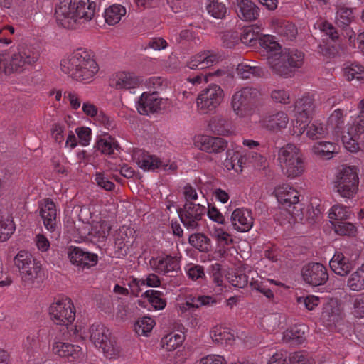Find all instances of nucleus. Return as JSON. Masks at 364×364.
<instances>
[{
  "label": "nucleus",
  "mask_w": 364,
  "mask_h": 364,
  "mask_svg": "<svg viewBox=\"0 0 364 364\" xmlns=\"http://www.w3.org/2000/svg\"><path fill=\"white\" fill-rule=\"evenodd\" d=\"M95 5L89 0H60L55 9L56 21L67 29H75L90 21L95 15Z\"/></svg>",
  "instance_id": "1"
},
{
  "label": "nucleus",
  "mask_w": 364,
  "mask_h": 364,
  "mask_svg": "<svg viewBox=\"0 0 364 364\" xmlns=\"http://www.w3.org/2000/svg\"><path fill=\"white\" fill-rule=\"evenodd\" d=\"M61 70L73 79L90 82L99 71V66L91 53L83 48L75 50L60 62Z\"/></svg>",
  "instance_id": "2"
},
{
  "label": "nucleus",
  "mask_w": 364,
  "mask_h": 364,
  "mask_svg": "<svg viewBox=\"0 0 364 364\" xmlns=\"http://www.w3.org/2000/svg\"><path fill=\"white\" fill-rule=\"evenodd\" d=\"M40 53L30 46L20 45L15 50L0 53V75L22 73L38 61Z\"/></svg>",
  "instance_id": "3"
},
{
  "label": "nucleus",
  "mask_w": 364,
  "mask_h": 364,
  "mask_svg": "<svg viewBox=\"0 0 364 364\" xmlns=\"http://www.w3.org/2000/svg\"><path fill=\"white\" fill-rule=\"evenodd\" d=\"M261 101L262 95L257 89L246 87L233 94L231 107L238 117L247 118L254 114Z\"/></svg>",
  "instance_id": "4"
},
{
  "label": "nucleus",
  "mask_w": 364,
  "mask_h": 364,
  "mask_svg": "<svg viewBox=\"0 0 364 364\" xmlns=\"http://www.w3.org/2000/svg\"><path fill=\"white\" fill-rule=\"evenodd\" d=\"M278 159L283 173L288 178L300 176L305 169L304 159L300 149L288 144L279 151Z\"/></svg>",
  "instance_id": "5"
},
{
  "label": "nucleus",
  "mask_w": 364,
  "mask_h": 364,
  "mask_svg": "<svg viewBox=\"0 0 364 364\" xmlns=\"http://www.w3.org/2000/svg\"><path fill=\"white\" fill-rule=\"evenodd\" d=\"M15 266L18 269L23 282L33 284L35 279L42 278L43 270L39 262H36L31 253L21 250L14 259Z\"/></svg>",
  "instance_id": "6"
},
{
  "label": "nucleus",
  "mask_w": 364,
  "mask_h": 364,
  "mask_svg": "<svg viewBox=\"0 0 364 364\" xmlns=\"http://www.w3.org/2000/svg\"><path fill=\"white\" fill-rule=\"evenodd\" d=\"M50 320L55 324L68 327L75 318V309L68 297L56 299L49 307Z\"/></svg>",
  "instance_id": "7"
},
{
  "label": "nucleus",
  "mask_w": 364,
  "mask_h": 364,
  "mask_svg": "<svg viewBox=\"0 0 364 364\" xmlns=\"http://www.w3.org/2000/svg\"><path fill=\"white\" fill-rule=\"evenodd\" d=\"M359 178L355 166H343L337 176L335 187L339 195L352 198L358 190Z\"/></svg>",
  "instance_id": "8"
},
{
  "label": "nucleus",
  "mask_w": 364,
  "mask_h": 364,
  "mask_svg": "<svg viewBox=\"0 0 364 364\" xmlns=\"http://www.w3.org/2000/svg\"><path fill=\"white\" fill-rule=\"evenodd\" d=\"M206 212L204 205L195 202H186L183 208L178 210L180 220L188 230H198L203 225V217Z\"/></svg>",
  "instance_id": "9"
},
{
  "label": "nucleus",
  "mask_w": 364,
  "mask_h": 364,
  "mask_svg": "<svg viewBox=\"0 0 364 364\" xmlns=\"http://www.w3.org/2000/svg\"><path fill=\"white\" fill-rule=\"evenodd\" d=\"M223 97V89L216 84H211L198 95L197 107L203 114L211 113L220 105Z\"/></svg>",
  "instance_id": "10"
},
{
  "label": "nucleus",
  "mask_w": 364,
  "mask_h": 364,
  "mask_svg": "<svg viewBox=\"0 0 364 364\" xmlns=\"http://www.w3.org/2000/svg\"><path fill=\"white\" fill-rule=\"evenodd\" d=\"M301 275L306 284L314 287L323 285L328 279L326 267L318 262H311L304 266Z\"/></svg>",
  "instance_id": "11"
},
{
  "label": "nucleus",
  "mask_w": 364,
  "mask_h": 364,
  "mask_svg": "<svg viewBox=\"0 0 364 364\" xmlns=\"http://www.w3.org/2000/svg\"><path fill=\"white\" fill-rule=\"evenodd\" d=\"M252 272H250L248 274H245L241 272H236L234 275L230 278V283L237 287L244 288L248 284L252 287V289H255L257 291L263 294L267 298L271 299L274 298V294L272 291L268 288L264 282H260L258 279H255L253 277H251L250 280V274H252Z\"/></svg>",
  "instance_id": "12"
},
{
  "label": "nucleus",
  "mask_w": 364,
  "mask_h": 364,
  "mask_svg": "<svg viewBox=\"0 0 364 364\" xmlns=\"http://www.w3.org/2000/svg\"><path fill=\"white\" fill-rule=\"evenodd\" d=\"M315 111L314 99L309 96H303L294 104L295 117L297 122L304 125L300 128V133L306 129V124L309 122Z\"/></svg>",
  "instance_id": "13"
},
{
  "label": "nucleus",
  "mask_w": 364,
  "mask_h": 364,
  "mask_svg": "<svg viewBox=\"0 0 364 364\" xmlns=\"http://www.w3.org/2000/svg\"><path fill=\"white\" fill-rule=\"evenodd\" d=\"M151 266L159 274L164 275L176 273L180 269V259L176 256L166 255L159 256L150 261Z\"/></svg>",
  "instance_id": "14"
},
{
  "label": "nucleus",
  "mask_w": 364,
  "mask_h": 364,
  "mask_svg": "<svg viewBox=\"0 0 364 364\" xmlns=\"http://www.w3.org/2000/svg\"><path fill=\"white\" fill-rule=\"evenodd\" d=\"M286 59L282 51L268 55L267 64L273 74L284 78L294 76V72L291 70Z\"/></svg>",
  "instance_id": "15"
},
{
  "label": "nucleus",
  "mask_w": 364,
  "mask_h": 364,
  "mask_svg": "<svg viewBox=\"0 0 364 364\" xmlns=\"http://www.w3.org/2000/svg\"><path fill=\"white\" fill-rule=\"evenodd\" d=\"M196 144L201 151L210 154H219L226 149L228 141L220 137L201 135L197 137Z\"/></svg>",
  "instance_id": "16"
},
{
  "label": "nucleus",
  "mask_w": 364,
  "mask_h": 364,
  "mask_svg": "<svg viewBox=\"0 0 364 364\" xmlns=\"http://www.w3.org/2000/svg\"><path fill=\"white\" fill-rule=\"evenodd\" d=\"M68 257L72 264L82 269H89L97 262V256L95 254L85 252L77 247L69 249Z\"/></svg>",
  "instance_id": "17"
},
{
  "label": "nucleus",
  "mask_w": 364,
  "mask_h": 364,
  "mask_svg": "<svg viewBox=\"0 0 364 364\" xmlns=\"http://www.w3.org/2000/svg\"><path fill=\"white\" fill-rule=\"evenodd\" d=\"M162 99L159 97L158 92H144L136 103V109L141 114L154 113L161 109Z\"/></svg>",
  "instance_id": "18"
},
{
  "label": "nucleus",
  "mask_w": 364,
  "mask_h": 364,
  "mask_svg": "<svg viewBox=\"0 0 364 364\" xmlns=\"http://www.w3.org/2000/svg\"><path fill=\"white\" fill-rule=\"evenodd\" d=\"M39 208L45 228L53 232L57 226V210L55 203L50 198H46L40 204Z\"/></svg>",
  "instance_id": "19"
},
{
  "label": "nucleus",
  "mask_w": 364,
  "mask_h": 364,
  "mask_svg": "<svg viewBox=\"0 0 364 364\" xmlns=\"http://www.w3.org/2000/svg\"><path fill=\"white\" fill-rule=\"evenodd\" d=\"M231 222L235 230L247 232L253 225L252 213L247 209L237 208L232 213Z\"/></svg>",
  "instance_id": "20"
},
{
  "label": "nucleus",
  "mask_w": 364,
  "mask_h": 364,
  "mask_svg": "<svg viewBox=\"0 0 364 364\" xmlns=\"http://www.w3.org/2000/svg\"><path fill=\"white\" fill-rule=\"evenodd\" d=\"M289 122L288 115L279 111L264 117L261 121V126L271 132H277L286 128Z\"/></svg>",
  "instance_id": "21"
},
{
  "label": "nucleus",
  "mask_w": 364,
  "mask_h": 364,
  "mask_svg": "<svg viewBox=\"0 0 364 364\" xmlns=\"http://www.w3.org/2000/svg\"><path fill=\"white\" fill-rule=\"evenodd\" d=\"M329 265L336 274L346 276L353 269L355 264L343 252H336L330 260Z\"/></svg>",
  "instance_id": "22"
},
{
  "label": "nucleus",
  "mask_w": 364,
  "mask_h": 364,
  "mask_svg": "<svg viewBox=\"0 0 364 364\" xmlns=\"http://www.w3.org/2000/svg\"><path fill=\"white\" fill-rule=\"evenodd\" d=\"M218 62V57L210 53L205 51L198 53L190 58L187 61L186 65L191 70H203L210 67Z\"/></svg>",
  "instance_id": "23"
},
{
  "label": "nucleus",
  "mask_w": 364,
  "mask_h": 364,
  "mask_svg": "<svg viewBox=\"0 0 364 364\" xmlns=\"http://www.w3.org/2000/svg\"><path fill=\"white\" fill-rule=\"evenodd\" d=\"M139 84V78L129 73L119 72L109 79V85L118 90L134 88Z\"/></svg>",
  "instance_id": "24"
},
{
  "label": "nucleus",
  "mask_w": 364,
  "mask_h": 364,
  "mask_svg": "<svg viewBox=\"0 0 364 364\" xmlns=\"http://www.w3.org/2000/svg\"><path fill=\"white\" fill-rule=\"evenodd\" d=\"M277 198L285 208L291 207L299 203V194L296 190L288 185L279 186L275 189Z\"/></svg>",
  "instance_id": "25"
},
{
  "label": "nucleus",
  "mask_w": 364,
  "mask_h": 364,
  "mask_svg": "<svg viewBox=\"0 0 364 364\" xmlns=\"http://www.w3.org/2000/svg\"><path fill=\"white\" fill-rule=\"evenodd\" d=\"M51 350L54 355L60 358L76 359L80 355L81 348L70 343L55 341Z\"/></svg>",
  "instance_id": "26"
},
{
  "label": "nucleus",
  "mask_w": 364,
  "mask_h": 364,
  "mask_svg": "<svg viewBox=\"0 0 364 364\" xmlns=\"http://www.w3.org/2000/svg\"><path fill=\"white\" fill-rule=\"evenodd\" d=\"M115 246L122 255L127 254L134 238V231L132 228L122 226L114 236Z\"/></svg>",
  "instance_id": "27"
},
{
  "label": "nucleus",
  "mask_w": 364,
  "mask_h": 364,
  "mask_svg": "<svg viewBox=\"0 0 364 364\" xmlns=\"http://www.w3.org/2000/svg\"><path fill=\"white\" fill-rule=\"evenodd\" d=\"M133 158L138 166L144 171H154L159 168L162 162L155 156L149 155L142 150L134 151Z\"/></svg>",
  "instance_id": "28"
},
{
  "label": "nucleus",
  "mask_w": 364,
  "mask_h": 364,
  "mask_svg": "<svg viewBox=\"0 0 364 364\" xmlns=\"http://www.w3.org/2000/svg\"><path fill=\"white\" fill-rule=\"evenodd\" d=\"M271 22L275 32L287 39L292 40L298 33L297 28L291 22L279 18H273Z\"/></svg>",
  "instance_id": "29"
},
{
  "label": "nucleus",
  "mask_w": 364,
  "mask_h": 364,
  "mask_svg": "<svg viewBox=\"0 0 364 364\" xmlns=\"http://www.w3.org/2000/svg\"><path fill=\"white\" fill-rule=\"evenodd\" d=\"M127 14L126 8L118 4L109 6L104 12L105 22L109 26L118 24Z\"/></svg>",
  "instance_id": "30"
},
{
  "label": "nucleus",
  "mask_w": 364,
  "mask_h": 364,
  "mask_svg": "<svg viewBox=\"0 0 364 364\" xmlns=\"http://www.w3.org/2000/svg\"><path fill=\"white\" fill-rule=\"evenodd\" d=\"M226 155L224 161L225 167L228 171L233 170L237 173H242L245 158L240 152L230 149L227 151Z\"/></svg>",
  "instance_id": "31"
},
{
  "label": "nucleus",
  "mask_w": 364,
  "mask_h": 364,
  "mask_svg": "<svg viewBox=\"0 0 364 364\" xmlns=\"http://www.w3.org/2000/svg\"><path fill=\"white\" fill-rule=\"evenodd\" d=\"M90 340L96 347H100L110 339L109 331L101 323H94L90 328Z\"/></svg>",
  "instance_id": "32"
},
{
  "label": "nucleus",
  "mask_w": 364,
  "mask_h": 364,
  "mask_svg": "<svg viewBox=\"0 0 364 364\" xmlns=\"http://www.w3.org/2000/svg\"><path fill=\"white\" fill-rule=\"evenodd\" d=\"M240 8L238 16L245 21L255 20L259 16V9L250 0H237Z\"/></svg>",
  "instance_id": "33"
},
{
  "label": "nucleus",
  "mask_w": 364,
  "mask_h": 364,
  "mask_svg": "<svg viewBox=\"0 0 364 364\" xmlns=\"http://www.w3.org/2000/svg\"><path fill=\"white\" fill-rule=\"evenodd\" d=\"M304 326H294L286 330L283 333L282 340L284 343L301 344L305 341Z\"/></svg>",
  "instance_id": "34"
},
{
  "label": "nucleus",
  "mask_w": 364,
  "mask_h": 364,
  "mask_svg": "<svg viewBox=\"0 0 364 364\" xmlns=\"http://www.w3.org/2000/svg\"><path fill=\"white\" fill-rule=\"evenodd\" d=\"M291 71L295 74L296 69L302 67L304 61V53L296 49H288L282 51Z\"/></svg>",
  "instance_id": "35"
},
{
  "label": "nucleus",
  "mask_w": 364,
  "mask_h": 364,
  "mask_svg": "<svg viewBox=\"0 0 364 364\" xmlns=\"http://www.w3.org/2000/svg\"><path fill=\"white\" fill-rule=\"evenodd\" d=\"M313 153L323 159H330L336 153V146L331 142H318L312 147Z\"/></svg>",
  "instance_id": "36"
},
{
  "label": "nucleus",
  "mask_w": 364,
  "mask_h": 364,
  "mask_svg": "<svg viewBox=\"0 0 364 364\" xmlns=\"http://www.w3.org/2000/svg\"><path fill=\"white\" fill-rule=\"evenodd\" d=\"M344 76L348 81L356 80L364 82V67L358 63H351L343 69Z\"/></svg>",
  "instance_id": "37"
},
{
  "label": "nucleus",
  "mask_w": 364,
  "mask_h": 364,
  "mask_svg": "<svg viewBox=\"0 0 364 364\" xmlns=\"http://www.w3.org/2000/svg\"><path fill=\"white\" fill-rule=\"evenodd\" d=\"M212 131L219 135L228 136L231 134L230 122L222 117H215L210 123Z\"/></svg>",
  "instance_id": "38"
},
{
  "label": "nucleus",
  "mask_w": 364,
  "mask_h": 364,
  "mask_svg": "<svg viewBox=\"0 0 364 364\" xmlns=\"http://www.w3.org/2000/svg\"><path fill=\"white\" fill-rule=\"evenodd\" d=\"M188 242L194 248L202 252H208L210 250V240L203 233H194L189 236Z\"/></svg>",
  "instance_id": "39"
},
{
  "label": "nucleus",
  "mask_w": 364,
  "mask_h": 364,
  "mask_svg": "<svg viewBox=\"0 0 364 364\" xmlns=\"http://www.w3.org/2000/svg\"><path fill=\"white\" fill-rule=\"evenodd\" d=\"M237 74L242 79H249L252 76L262 77L264 75V70L258 66H252L247 63H242L237 65Z\"/></svg>",
  "instance_id": "40"
},
{
  "label": "nucleus",
  "mask_w": 364,
  "mask_h": 364,
  "mask_svg": "<svg viewBox=\"0 0 364 364\" xmlns=\"http://www.w3.org/2000/svg\"><path fill=\"white\" fill-rule=\"evenodd\" d=\"M352 215L349 208L341 204H336L331 207L328 217L332 222H338L349 219Z\"/></svg>",
  "instance_id": "41"
},
{
  "label": "nucleus",
  "mask_w": 364,
  "mask_h": 364,
  "mask_svg": "<svg viewBox=\"0 0 364 364\" xmlns=\"http://www.w3.org/2000/svg\"><path fill=\"white\" fill-rule=\"evenodd\" d=\"M358 108L360 113L348 132V134L354 136H359L364 132V99L360 101Z\"/></svg>",
  "instance_id": "42"
},
{
  "label": "nucleus",
  "mask_w": 364,
  "mask_h": 364,
  "mask_svg": "<svg viewBox=\"0 0 364 364\" xmlns=\"http://www.w3.org/2000/svg\"><path fill=\"white\" fill-rule=\"evenodd\" d=\"M348 287L353 291L364 289V263L348 279Z\"/></svg>",
  "instance_id": "43"
},
{
  "label": "nucleus",
  "mask_w": 364,
  "mask_h": 364,
  "mask_svg": "<svg viewBox=\"0 0 364 364\" xmlns=\"http://www.w3.org/2000/svg\"><path fill=\"white\" fill-rule=\"evenodd\" d=\"M15 230V225L10 216L0 215V242L7 240Z\"/></svg>",
  "instance_id": "44"
},
{
  "label": "nucleus",
  "mask_w": 364,
  "mask_h": 364,
  "mask_svg": "<svg viewBox=\"0 0 364 364\" xmlns=\"http://www.w3.org/2000/svg\"><path fill=\"white\" fill-rule=\"evenodd\" d=\"M184 341V336L180 333H171L161 340V344L168 351H171L180 346Z\"/></svg>",
  "instance_id": "45"
},
{
  "label": "nucleus",
  "mask_w": 364,
  "mask_h": 364,
  "mask_svg": "<svg viewBox=\"0 0 364 364\" xmlns=\"http://www.w3.org/2000/svg\"><path fill=\"white\" fill-rule=\"evenodd\" d=\"M102 349L103 353L109 359H116L120 357L122 348L118 343L111 338L100 347Z\"/></svg>",
  "instance_id": "46"
},
{
  "label": "nucleus",
  "mask_w": 364,
  "mask_h": 364,
  "mask_svg": "<svg viewBox=\"0 0 364 364\" xmlns=\"http://www.w3.org/2000/svg\"><path fill=\"white\" fill-rule=\"evenodd\" d=\"M145 296L149 302L155 309H164L166 305V301L163 298V293L156 290H148L145 293Z\"/></svg>",
  "instance_id": "47"
},
{
  "label": "nucleus",
  "mask_w": 364,
  "mask_h": 364,
  "mask_svg": "<svg viewBox=\"0 0 364 364\" xmlns=\"http://www.w3.org/2000/svg\"><path fill=\"white\" fill-rule=\"evenodd\" d=\"M213 341L217 343L224 344L233 341V335L227 329L221 327H215L210 332Z\"/></svg>",
  "instance_id": "48"
},
{
  "label": "nucleus",
  "mask_w": 364,
  "mask_h": 364,
  "mask_svg": "<svg viewBox=\"0 0 364 364\" xmlns=\"http://www.w3.org/2000/svg\"><path fill=\"white\" fill-rule=\"evenodd\" d=\"M353 19L352 9L346 7H341L338 9L336 22L339 27L345 28L349 26Z\"/></svg>",
  "instance_id": "49"
},
{
  "label": "nucleus",
  "mask_w": 364,
  "mask_h": 364,
  "mask_svg": "<svg viewBox=\"0 0 364 364\" xmlns=\"http://www.w3.org/2000/svg\"><path fill=\"white\" fill-rule=\"evenodd\" d=\"M328 131L326 127L318 122H314L309 126L306 135L312 140L321 139L326 136Z\"/></svg>",
  "instance_id": "50"
},
{
  "label": "nucleus",
  "mask_w": 364,
  "mask_h": 364,
  "mask_svg": "<svg viewBox=\"0 0 364 364\" xmlns=\"http://www.w3.org/2000/svg\"><path fill=\"white\" fill-rule=\"evenodd\" d=\"M96 147L102 154L109 155L119 148V145L114 138L109 136L107 139L97 140Z\"/></svg>",
  "instance_id": "51"
},
{
  "label": "nucleus",
  "mask_w": 364,
  "mask_h": 364,
  "mask_svg": "<svg viewBox=\"0 0 364 364\" xmlns=\"http://www.w3.org/2000/svg\"><path fill=\"white\" fill-rule=\"evenodd\" d=\"M207 11L213 17L220 19L225 18L227 14L225 5L218 0H210Z\"/></svg>",
  "instance_id": "52"
},
{
  "label": "nucleus",
  "mask_w": 364,
  "mask_h": 364,
  "mask_svg": "<svg viewBox=\"0 0 364 364\" xmlns=\"http://www.w3.org/2000/svg\"><path fill=\"white\" fill-rule=\"evenodd\" d=\"M259 44L267 52V57L268 55H271V53L282 51L281 46L274 40V38L272 36H264L262 38H259Z\"/></svg>",
  "instance_id": "53"
},
{
  "label": "nucleus",
  "mask_w": 364,
  "mask_h": 364,
  "mask_svg": "<svg viewBox=\"0 0 364 364\" xmlns=\"http://www.w3.org/2000/svg\"><path fill=\"white\" fill-rule=\"evenodd\" d=\"M335 232L340 235H353L356 232V228L349 222H332Z\"/></svg>",
  "instance_id": "54"
},
{
  "label": "nucleus",
  "mask_w": 364,
  "mask_h": 364,
  "mask_svg": "<svg viewBox=\"0 0 364 364\" xmlns=\"http://www.w3.org/2000/svg\"><path fill=\"white\" fill-rule=\"evenodd\" d=\"M246 159L249 164L257 170H264L268 166L266 157L257 152H250Z\"/></svg>",
  "instance_id": "55"
},
{
  "label": "nucleus",
  "mask_w": 364,
  "mask_h": 364,
  "mask_svg": "<svg viewBox=\"0 0 364 364\" xmlns=\"http://www.w3.org/2000/svg\"><path fill=\"white\" fill-rule=\"evenodd\" d=\"M112 225L109 222L102 220L98 223L94 228V235L98 239V242H104L109 235Z\"/></svg>",
  "instance_id": "56"
},
{
  "label": "nucleus",
  "mask_w": 364,
  "mask_h": 364,
  "mask_svg": "<svg viewBox=\"0 0 364 364\" xmlns=\"http://www.w3.org/2000/svg\"><path fill=\"white\" fill-rule=\"evenodd\" d=\"M155 322L150 317H143L141 320L136 321L134 325V330L139 335H146L154 326Z\"/></svg>",
  "instance_id": "57"
},
{
  "label": "nucleus",
  "mask_w": 364,
  "mask_h": 364,
  "mask_svg": "<svg viewBox=\"0 0 364 364\" xmlns=\"http://www.w3.org/2000/svg\"><path fill=\"white\" fill-rule=\"evenodd\" d=\"M291 364H314V360L304 351L294 352L289 355Z\"/></svg>",
  "instance_id": "58"
},
{
  "label": "nucleus",
  "mask_w": 364,
  "mask_h": 364,
  "mask_svg": "<svg viewBox=\"0 0 364 364\" xmlns=\"http://www.w3.org/2000/svg\"><path fill=\"white\" fill-rule=\"evenodd\" d=\"M270 96L275 103L288 105L291 102L290 94L284 89H274L271 92Z\"/></svg>",
  "instance_id": "59"
},
{
  "label": "nucleus",
  "mask_w": 364,
  "mask_h": 364,
  "mask_svg": "<svg viewBox=\"0 0 364 364\" xmlns=\"http://www.w3.org/2000/svg\"><path fill=\"white\" fill-rule=\"evenodd\" d=\"M210 277L213 282L219 287L218 291H222L223 285V274L222 272L221 264L215 263L210 267Z\"/></svg>",
  "instance_id": "60"
},
{
  "label": "nucleus",
  "mask_w": 364,
  "mask_h": 364,
  "mask_svg": "<svg viewBox=\"0 0 364 364\" xmlns=\"http://www.w3.org/2000/svg\"><path fill=\"white\" fill-rule=\"evenodd\" d=\"M328 123L336 132L339 131L344 123L343 111L336 109L329 117Z\"/></svg>",
  "instance_id": "61"
},
{
  "label": "nucleus",
  "mask_w": 364,
  "mask_h": 364,
  "mask_svg": "<svg viewBox=\"0 0 364 364\" xmlns=\"http://www.w3.org/2000/svg\"><path fill=\"white\" fill-rule=\"evenodd\" d=\"M296 301L299 304H303L309 311H312L319 304L320 299L316 296L309 295L297 297Z\"/></svg>",
  "instance_id": "62"
},
{
  "label": "nucleus",
  "mask_w": 364,
  "mask_h": 364,
  "mask_svg": "<svg viewBox=\"0 0 364 364\" xmlns=\"http://www.w3.org/2000/svg\"><path fill=\"white\" fill-rule=\"evenodd\" d=\"M211 303H215V301L208 296H198L187 301V305L193 308H200L203 306L209 305Z\"/></svg>",
  "instance_id": "63"
},
{
  "label": "nucleus",
  "mask_w": 364,
  "mask_h": 364,
  "mask_svg": "<svg viewBox=\"0 0 364 364\" xmlns=\"http://www.w3.org/2000/svg\"><path fill=\"white\" fill-rule=\"evenodd\" d=\"M353 314L356 317H364V293L359 294L354 299Z\"/></svg>",
  "instance_id": "64"
}]
</instances>
